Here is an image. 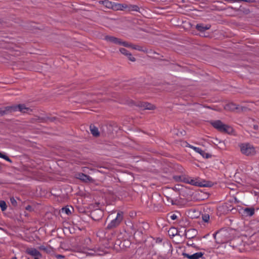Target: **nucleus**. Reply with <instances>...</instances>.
Masks as SVG:
<instances>
[{
    "label": "nucleus",
    "instance_id": "412c9836",
    "mask_svg": "<svg viewBox=\"0 0 259 259\" xmlns=\"http://www.w3.org/2000/svg\"><path fill=\"white\" fill-rule=\"evenodd\" d=\"M0 207L2 211H4L7 209V205L5 201H0Z\"/></svg>",
    "mask_w": 259,
    "mask_h": 259
},
{
    "label": "nucleus",
    "instance_id": "c9c22d12",
    "mask_svg": "<svg viewBox=\"0 0 259 259\" xmlns=\"http://www.w3.org/2000/svg\"><path fill=\"white\" fill-rule=\"evenodd\" d=\"M221 232H222V231H219V232H217L215 234H213L214 238H215V236H216L217 234H220V233H221Z\"/></svg>",
    "mask_w": 259,
    "mask_h": 259
},
{
    "label": "nucleus",
    "instance_id": "f704fd0d",
    "mask_svg": "<svg viewBox=\"0 0 259 259\" xmlns=\"http://www.w3.org/2000/svg\"><path fill=\"white\" fill-rule=\"evenodd\" d=\"M258 126L256 124H254L253 125V128L255 130H258Z\"/></svg>",
    "mask_w": 259,
    "mask_h": 259
},
{
    "label": "nucleus",
    "instance_id": "37998d69",
    "mask_svg": "<svg viewBox=\"0 0 259 259\" xmlns=\"http://www.w3.org/2000/svg\"><path fill=\"white\" fill-rule=\"evenodd\" d=\"M29 259V258H28Z\"/></svg>",
    "mask_w": 259,
    "mask_h": 259
},
{
    "label": "nucleus",
    "instance_id": "0eeeda50",
    "mask_svg": "<svg viewBox=\"0 0 259 259\" xmlns=\"http://www.w3.org/2000/svg\"><path fill=\"white\" fill-rule=\"evenodd\" d=\"M105 39L107 41L112 42L116 45H121L124 47H129L131 46L127 42L123 41L120 39L112 36L107 35L105 36Z\"/></svg>",
    "mask_w": 259,
    "mask_h": 259
},
{
    "label": "nucleus",
    "instance_id": "6ab92c4d",
    "mask_svg": "<svg viewBox=\"0 0 259 259\" xmlns=\"http://www.w3.org/2000/svg\"><path fill=\"white\" fill-rule=\"evenodd\" d=\"M139 8L137 5H128L127 11H133L138 12V11H139Z\"/></svg>",
    "mask_w": 259,
    "mask_h": 259
},
{
    "label": "nucleus",
    "instance_id": "473e14b6",
    "mask_svg": "<svg viewBox=\"0 0 259 259\" xmlns=\"http://www.w3.org/2000/svg\"><path fill=\"white\" fill-rule=\"evenodd\" d=\"M175 231V232H176V234H177V230H175V229H174V228H171V229H170L169 230V231H168V232H169V235H171L170 234V232L171 231Z\"/></svg>",
    "mask_w": 259,
    "mask_h": 259
},
{
    "label": "nucleus",
    "instance_id": "aec40b11",
    "mask_svg": "<svg viewBox=\"0 0 259 259\" xmlns=\"http://www.w3.org/2000/svg\"><path fill=\"white\" fill-rule=\"evenodd\" d=\"M78 178L83 181H87L88 180H90V177L87 175L83 174H79Z\"/></svg>",
    "mask_w": 259,
    "mask_h": 259
},
{
    "label": "nucleus",
    "instance_id": "bb28decb",
    "mask_svg": "<svg viewBox=\"0 0 259 259\" xmlns=\"http://www.w3.org/2000/svg\"><path fill=\"white\" fill-rule=\"evenodd\" d=\"M104 4L105 5L106 7L108 8H110V7H113L111 2L109 1H104Z\"/></svg>",
    "mask_w": 259,
    "mask_h": 259
},
{
    "label": "nucleus",
    "instance_id": "4c0bfd02",
    "mask_svg": "<svg viewBox=\"0 0 259 259\" xmlns=\"http://www.w3.org/2000/svg\"><path fill=\"white\" fill-rule=\"evenodd\" d=\"M195 218H198L199 217L198 216H196V210L195 211Z\"/></svg>",
    "mask_w": 259,
    "mask_h": 259
},
{
    "label": "nucleus",
    "instance_id": "a211bd4d",
    "mask_svg": "<svg viewBox=\"0 0 259 259\" xmlns=\"http://www.w3.org/2000/svg\"><path fill=\"white\" fill-rule=\"evenodd\" d=\"M195 186L199 187H207L208 186L207 182L204 181L203 182H199L197 179H195Z\"/></svg>",
    "mask_w": 259,
    "mask_h": 259
},
{
    "label": "nucleus",
    "instance_id": "a878e982",
    "mask_svg": "<svg viewBox=\"0 0 259 259\" xmlns=\"http://www.w3.org/2000/svg\"><path fill=\"white\" fill-rule=\"evenodd\" d=\"M202 218L204 222H208L209 220V215L208 214H203L202 215Z\"/></svg>",
    "mask_w": 259,
    "mask_h": 259
},
{
    "label": "nucleus",
    "instance_id": "dca6fc26",
    "mask_svg": "<svg viewBox=\"0 0 259 259\" xmlns=\"http://www.w3.org/2000/svg\"><path fill=\"white\" fill-rule=\"evenodd\" d=\"M128 5L125 4H117L115 5V9L117 10H127Z\"/></svg>",
    "mask_w": 259,
    "mask_h": 259
},
{
    "label": "nucleus",
    "instance_id": "39448f33",
    "mask_svg": "<svg viewBox=\"0 0 259 259\" xmlns=\"http://www.w3.org/2000/svg\"><path fill=\"white\" fill-rule=\"evenodd\" d=\"M79 252H81L86 254V255H102V253L100 252L99 250L91 249L88 246H83L82 247H79L77 249Z\"/></svg>",
    "mask_w": 259,
    "mask_h": 259
},
{
    "label": "nucleus",
    "instance_id": "f8f14e48",
    "mask_svg": "<svg viewBox=\"0 0 259 259\" xmlns=\"http://www.w3.org/2000/svg\"><path fill=\"white\" fill-rule=\"evenodd\" d=\"M119 51L121 54L127 56L130 60L133 62L135 61V58L130 53L128 52L126 49L124 48H121L120 49Z\"/></svg>",
    "mask_w": 259,
    "mask_h": 259
},
{
    "label": "nucleus",
    "instance_id": "c85d7f7f",
    "mask_svg": "<svg viewBox=\"0 0 259 259\" xmlns=\"http://www.w3.org/2000/svg\"><path fill=\"white\" fill-rule=\"evenodd\" d=\"M10 201L13 205H16L17 204V201L14 198H11Z\"/></svg>",
    "mask_w": 259,
    "mask_h": 259
},
{
    "label": "nucleus",
    "instance_id": "393cba45",
    "mask_svg": "<svg viewBox=\"0 0 259 259\" xmlns=\"http://www.w3.org/2000/svg\"><path fill=\"white\" fill-rule=\"evenodd\" d=\"M0 157L5 159L7 161L11 162V160L8 157V156L1 153V152H0Z\"/></svg>",
    "mask_w": 259,
    "mask_h": 259
},
{
    "label": "nucleus",
    "instance_id": "f257e3e1",
    "mask_svg": "<svg viewBox=\"0 0 259 259\" xmlns=\"http://www.w3.org/2000/svg\"><path fill=\"white\" fill-rule=\"evenodd\" d=\"M17 111L23 113H26L29 111V109L26 107L24 104L9 106L4 108H0V115H3Z\"/></svg>",
    "mask_w": 259,
    "mask_h": 259
},
{
    "label": "nucleus",
    "instance_id": "20e7f679",
    "mask_svg": "<svg viewBox=\"0 0 259 259\" xmlns=\"http://www.w3.org/2000/svg\"><path fill=\"white\" fill-rule=\"evenodd\" d=\"M240 148L241 153L245 155H253L255 153V148L250 144H241Z\"/></svg>",
    "mask_w": 259,
    "mask_h": 259
},
{
    "label": "nucleus",
    "instance_id": "e433bc0d",
    "mask_svg": "<svg viewBox=\"0 0 259 259\" xmlns=\"http://www.w3.org/2000/svg\"><path fill=\"white\" fill-rule=\"evenodd\" d=\"M167 198L168 201H169V202H170L172 204H173L172 200L171 199H170V200L169 201V198H168V197H167Z\"/></svg>",
    "mask_w": 259,
    "mask_h": 259
},
{
    "label": "nucleus",
    "instance_id": "9b49d317",
    "mask_svg": "<svg viewBox=\"0 0 259 259\" xmlns=\"http://www.w3.org/2000/svg\"><path fill=\"white\" fill-rule=\"evenodd\" d=\"M195 152L200 154L203 158H208L211 157V155L206 153L204 150L201 148L195 147Z\"/></svg>",
    "mask_w": 259,
    "mask_h": 259
},
{
    "label": "nucleus",
    "instance_id": "1a4fd4ad",
    "mask_svg": "<svg viewBox=\"0 0 259 259\" xmlns=\"http://www.w3.org/2000/svg\"><path fill=\"white\" fill-rule=\"evenodd\" d=\"M210 26L209 25H206L204 26L203 24H197L196 26V28L200 31L201 34H199L200 36H206V35L203 33L205 30H208L210 28Z\"/></svg>",
    "mask_w": 259,
    "mask_h": 259
},
{
    "label": "nucleus",
    "instance_id": "cd10ccee",
    "mask_svg": "<svg viewBox=\"0 0 259 259\" xmlns=\"http://www.w3.org/2000/svg\"><path fill=\"white\" fill-rule=\"evenodd\" d=\"M169 217L170 219L173 221L176 220L178 217L177 215L174 213L169 214Z\"/></svg>",
    "mask_w": 259,
    "mask_h": 259
},
{
    "label": "nucleus",
    "instance_id": "ddd939ff",
    "mask_svg": "<svg viewBox=\"0 0 259 259\" xmlns=\"http://www.w3.org/2000/svg\"><path fill=\"white\" fill-rule=\"evenodd\" d=\"M243 213L247 216H252L254 213V209L253 207H246L243 209Z\"/></svg>",
    "mask_w": 259,
    "mask_h": 259
},
{
    "label": "nucleus",
    "instance_id": "7c9ffc66",
    "mask_svg": "<svg viewBox=\"0 0 259 259\" xmlns=\"http://www.w3.org/2000/svg\"><path fill=\"white\" fill-rule=\"evenodd\" d=\"M56 257L58 259H62L64 258V256L61 254H57L56 255Z\"/></svg>",
    "mask_w": 259,
    "mask_h": 259
},
{
    "label": "nucleus",
    "instance_id": "f03ea898",
    "mask_svg": "<svg viewBox=\"0 0 259 259\" xmlns=\"http://www.w3.org/2000/svg\"><path fill=\"white\" fill-rule=\"evenodd\" d=\"M209 123L214 128L220 132L230 133L232 131V128L230 126L223 123L220 120H211Z\"/></svg>",
    "mask_w": 259,
    "mask_h": 259
},
{
    "label": "nucleus",
    "instance_id": "4468645a",
    "mask_svg": "<svg viewBox=\"0 0 259 259\" xmlns=\"http://www.w3.org/2000/svg\"><path fill=\"white\" fill-rule=\"evenodd\" d=\"M141 106L144 109H147V110H153L155 109V106L147 102H143L141 104Z\"/></svg>",
    "mask_w": 259,
    "mask_h": 259
},
{
    "label": "nucleus",
    "instance_id": "79ce46f5",
    "mask_svg": "<svg viewBox=\"0 0 259 259\" xmlns=\"http://www.w3.org/2000/svg\"><path fill=\"white\" fill-rule=\"evenodd\" d=\"M12 259H17L16 257H14Z\"/></svg>",
    "mask_w": 259,
    "mask_h": 259
},
{
    "label": "nucleus",
    "instance_id": "a19ab883",
    "mask_svg": "<svg viewBox=\"0 0 259 259\" xmlns=\"http://www.w3.org/2000/svg\"><path fill=\"white\" fill-rule=\"evenodd\" d=\"M38 257H39V256H37V257H34V259H38Z\"/></svg>",
    "mask_w": 259,
    "mask_h": 259
},
{
    "label": "nucleus",
    "instance_id": "2eb2a0df",
    "mask_svg": "<svg viewBox=\"0 0 259 259\" xmlns=\"http://www.w3.org/2000/svg\"><path fill=\"white\" fill-rule=\"evenodd\" d=\"M39 249L47 253H50L53 251V248L50 246L41 245L39 247Z\"/></svg>",
    "mask_w": 259,
    "mask_h": 259
},
{
    "label": "nucleus",
    "instance_id": "f3484780",
    "mask_svg": "<svg viewBox=\"0 0 259 259\" xmlns=\"http://www.w3.org/2000/svg\"><path fill=\"white\" fill-rule=\"evenodd\" d=\"M90 131L91 134L95 137H98L99 136V132L98 131V128L95 126L94 125H91L90 126Z\"/></svg>",
    "mask_w": 259,
    "mask_h": 259
},
{
    "label": "nucleus",
    "instance_id": "6e6552de",
    "mask_svg": "<svg viewBox=\"0 0 259 259\" xmlns=\"http://www.w3.org/2000/svg\"><path fill=\"white\" fill-rule=\"evenodd\" d=\"M177 180L186 184H189L193 186L194 185V180L187 175H183L177 177Z\"/></svg>",
    "mask_w": 259,
    "mask_h": 259
},
{
    "label": "nucleus",
    "instance_id": "c756f323",
    "mask_svg": "<svg viewBox=\"0 0 259 259\" xmlns=\"http://www.w3.org/2000/svg\"><path fill=\"white\" fill-rule=\"evenodd\" d=\"M131 46L130 47H132L133 49L135 50H140V47L139 46H132L131 44H128Z\"/></svg>",
    "mask_w": 259,
    "mask_h": 259
},
{
    "label": "nucleus",
    "instance_id": "423d86ee",
    "mask_svg": "<svg viewBox=\"0 0 259 259\" xmlns=\"http://www.w3.org/2000/svg\"><path fill=\"white\" fill-rule=\"evenodd\" d=\"M246 107L239 105H236L233 103L227 104L225 106L226 110L230 111L240 112L246 110Z\"/></svg>",
    "mask_w": 259,
    "mask_h": 259
},
{
    "label": "nucleus",
    "instance_id": "7ed1b4c3",
    "mask_svg": "<svg viewBox=\"0 0 259 259\" xmlns=\"http://www.w3.org/2000/svg\"><path fill=\"white\" fill-rule=\"evenodd\" d=\"M123 219V212L119 211L117 212L116 217L113 219L107 225L106 229L112 230L120 225Z\"/></svg>",
    "mask_w": 259,
    "mask_h": 259
},
{
    "label": "nucleus",
    "instance_id": "2f4dec72",
    "mask_svg": "<svg viewBox=\"0 0 259 259\" xmlns=\"http://www.w3.org/2000/svg\"><path fill=\"white\" fill-rule=\"evenodd\" d=\"M84 241L86 243V244L88 245L91 243V240L90 238H87L84 240Z\"/></svg>",
    "mask_w": 259,
    "mask_h": 259
},
{
    "label": "nucleus",
    "instance_id": "ea45409f",
    "mask_svg": "<svg viewBox=\"0 0 259 259\" xmlns=\"http://www.w3.org/2000/svg\"><path fill=\"white\" fill-rule=\"evenodd\" d=\"M191 148H193V149H194V146H190Z\"/></svg>",
    "mask_w": 259,
    "mask_h": 259
},
{
    "label": "nucleus",
    "instance_id": "5701e85b",
    "mask_svg": "<svg viewBox=\"0 0 259 259\" xmlns=\"http://www.w3.org/2000/svg\"><path fill=\"white\" fill-rule=\"evenodd\" d=\"M183 255L188 259H194V254L190 255L187 253H183Z\"/></svg>",
    "mask_w": 259,
    "mask_h": 259
},
{
    "label": "nucleus",
    "instance_id": "72a5a7b5",
    "mask_svg": "<svg viewBox=\"0 0 259 259\" xmlns=\"http://www.w3.org/2000/svg\"><path fill=\"white\" fill-rule=\"evenodd\" d=\"M200 191L199 190H195V197L198 194H199Z\"/></svg>",
    "mask_w": 259,
    "mask_h": 259
},
{
    "label": "nucleus",
    "instance_id": "9d476101",
    "mask_svg": "<svg viewBox=\"0 0 259 259\" xmlns=\"http://www.w3.org/2000/svg\"><path fill=\"white\" fill-rule=\"evenodd\" d=\"M26 252L31 255L36 257L37 256H41L40 253L35 248H28L26 250Z\"/></svg>",
    "mask_w": 259,
    "mask_h": 259
},
{
    "label": "nucleus",
    "instance_id": "b1692460",
    "mask_svg": "<svg viewBox=\"0 0 259 259\" xmlns=\"http://www.w3.org/2000/svg\"><path fill=\"white\" fill-rule=\"evenodd\" d=\"M203 253L201 252H196L195 253V259H199L200 258H203Z\"/></svg>",
    "mask_w": 259,
    "mask_h": 259
},
{
    "label": "nucleus",
    "instance_id": "58836bf2",
    "mask_svg": "<svg viewBox=\"0 0 259 259\" xmlns=\"http://www.w3.org/2000/svg\"><path fill=\"white\" fill-rule=\"evenodd\" d=\"M172 236H174L175 235V234L174 233V232H172V234H171Z\"/></svg>",
    "mask_w": 259,
    "mask_h": 259
},
{
    "label": "nucleus",
    "instance_id": "4be33fe9",
    "mask_svg": "<svg viewBox=\"0 0 259 259\" xmlns=\"http://www.w3.org/2000/svg\"><path fill=\"white\" fill-rule=\"evenodd\" d=\"M62 212H64L68 215L71 213V211L70 208L67 207H63L62 208Z\"/></svg>",
    "mask_w": 259,
    "mask_h": 259
}]
</instances>
